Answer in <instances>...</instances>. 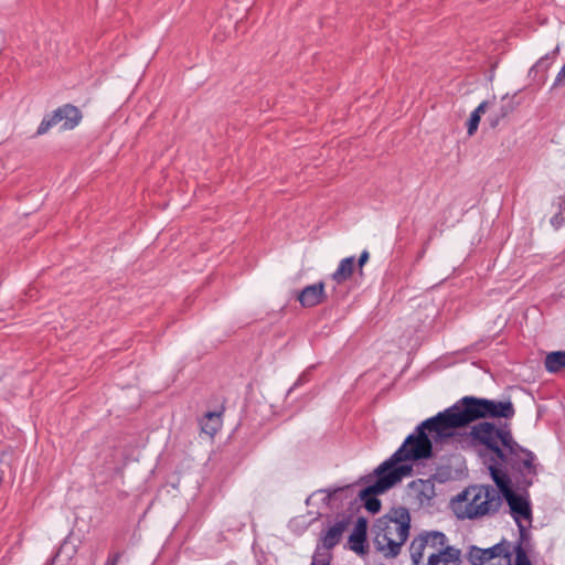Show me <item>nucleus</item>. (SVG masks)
Instances as JSON below:
<instances>
[{"instance_id":"393cba45","label":"nucleus","mask_w":565,"mask_h":565,"mask_svg":"<svg viewBox=\"0 0 565 565\" xmlns=\"http://www.w3.org/2000/svg\"><path fill=\"white\" fill-rule=\"evenodd\" d=\"M370 258V254L367 250H363L358 259V269H359V273L362 275L363 274V267L364 265L367 263Z\"/></svg>"},{"instance_id":"423d86ee","label":"nucleus","mask_w":565,"mask_h":565,"mask_svg":"<svg viewBox=\"0 0 565 565\" xmlns=\"http://www.w3.org/2000/svg\"><path fill=\"white\" fill-rule=\"evenodd\" d=\"M412 466H402L386 472H380V466L375 469L374 473L377 480L361 490L359 497L363 501L365 509L371 513H377L381 510V501L375 497L392 488L395 483L402 480L403 477L411 475Z\"/></svg>"},{"instance_id":"ddd939ff","label":"nucleus","mask_w":565,"mask_h":565,"mask_svg":"<svg viewBox=\"0 0 565 565\" xmlns=\"http://www.w3.org/2000/svg\"><path fill=\"white\" fill-rule=\"evenodd\" d=\"M500 463V460L495 457L493 459V463L489 465V470L499 489L498 492L500 493L501 499H503L509 492H513V490L510 487V478L498 467Z\"/></svg>"},{"instance_id":"9b49d317","label":"nucleus","mask_w":565,"mask_h":565,"mask_svg":"<svg viewBox=\"0 0 565 565\" xmlns=\"http://www.w3.org/2000/svg\"><path fill=\"white\" fill-rule=\"evenodd\" d=\"M326 298L327 295L324 290V284L322 281L306 286L297 295V300L303 308L316 307L322 303Z\"/></svg>"},{"instance_id":"cd10ccee","label":"nucleus","mask_w":565,"mask_h":565,"mask_svg":"<svg viewBox=\"0 0 565 565\" xmlns=\"http://www.w3.org/2000/svg\"><path fill=\"white\" fill-rule=\"evenodd\" d=\"M498 109L500 113H504V118L510 114V111L512 110L511 106L510 105H498Z\"/></svg>"},{"instance_id":"f03ea898","label":"nucleus","mask_w":565,"mask_h":565,"mask_svg":"<svg viewBox=\"0 0 565 565\" xmlns=\"http://www.w3.org/2000/svg\"><path fill=\"white\" fill-rule=\"evenodd\" d=\"M451 446L457 450H473L484 447L492 451L499 460H505L503 447H518L509 424L495 425L493 422L482 420L465 428H455Z\"/></svg>"},{"instance_id":"20e7f679","label":"nucleus","mask_w":565,"mask_h":565,"mask_svg":"<svg viewBox=\"0 0 565 565\" xmlns=\"http://www.w3.org/2000/svg\"><path fill=\"white\" fill-rule=\"evenodd\" d=\"M411 515L406 508H394L373 526L374 546L385 557H396L408 539Z\"/></svg>"},{"instance_id":"5701e85b","label":"nucleus","mask_w":565,"mask_h":565,"mask_svg":"<svg viewBox=\"0 0 565 565\" xmlns=\"http://www.w3.org/2000/svg\"><path fill=\"white\" fill-rule=\"evenodd\" d=\"M490 106L488 108L489 115L487 117V121L491 128H495L500 121L504 118V113H500L498 109V104L495 98L492 100H488Z\"/></svg>"},{"instance_id":"39448f33","label":"nucleus","mask_w":565,"mask_h":565,"mask_svg":"<svg viewBox=\"0 0 565 565\" xmlns=\"http://www.w3.org/2000/svg\"><path fill=\"white\" fill-rule=\"evenodd\" d=\"M502 505L497 489L491 486H472L451 500V509L460 520H477L494 514Z\"/></svg>"},{"instance_id":"f8f14e48","label":"nucleus","mask_w":565,"mask_h":565,"mask_svg":"<svg viewBox=\"0 0 565 565\" xmlns=\"http://www.w3.org/2000/svg\"><path fill=\"white\" fill-rule=\"evenodd\" d=\"M461 563V551L452 545H445L434 558L422 563V565H459Z\"/></svg>"},{"instance_id":"0eeeda50","label":"nucleus","mask_w":565,"mask_h":565,"mask_svg":"<svg viewBox=\"0 0 565 565\" xmlns=\"http://www.w3.org/2000/svg\"><path fill=\"white\" fill-rule=\"evenodd\" d=\"M448 544L447 536L439 531H426L416 535L409 545L412 565H422L434 558Z\"/></svg>"},{"instance_id":"4be33fe9","label":"nucleus","mask_w":565,"mask_h":565,"mask_svg":"<svg viewBox=\"0 0 565 565\" xmlns=\"http://www.w3.org/2000/svg\"><path fill=\"white\" fill-rule=\"evenodd\" d=\"M534 460H535V455L532 451L527 450V452H525L524 457L522 458V461L520 462L522 471H519V472L522 473L523 476H525V475H530L532 477L536 476L537 469H536V465L534 463Z\"/></svg>"},{"instance_id":"7ed1b4c3","label":"nucleus","mask_w":565,"mask_h":565,"mask_svg":"<svg viewBox=\"0 0 565 565\" xmlns=\"http://www.w3.org/2000/svg\"><path fill=\"white\" fill-rule=\"evenodd\" d=\"M446 409L455 428H465L479 419H511L515 415L510 399L495 401L476 396H463Z\"/></svg>"},{"instance_id":"aec40b11","label":"nucleus","mask_w":565,"mask_h":565,"mask_svg":"<svg viewBox=\"0 0 565 565\" xmlns=\"http://www.w3.org/2000/svg\"><path fill=\"white\" fill-rule=\"evenodd\" d=\"M490 104L489 102H482L470 115L467 124V132L469 136H473L478 129L481 115L488 111Z\"/></svg>"},{"instance_id":"b1692460","label":"nucleus","mask_w":565,"mask_h":565,"mask_svg":"<svg viewBox=\"0 0 565 565\" xmlns=\"http://www.w3.org/2000/svg\"><path fill=\"white\" fill-rule=\"evenodd\" d=\"M514 565H531L525 552L520 546H518L516 548V557Z\"/></svg>"},{"instance_id":"dca6fc26","label":"nucleus","mask_w":565,"mask_h":565,"mask_svg":"<svg viewBox=\"0 0 565 565\" xmlns=\"http://www.w3.org/2000/svg\"><path fill=\"white\" fill-rule=\"evenodd\" d=\"M366 529L367 526L365 519L360 518L355 524L353 532L349 537L351 548L359 554L365 553L364 543L366 540Z\"/></svg>"},{"instance_id":"412c9836","label":"nucleus","mask_w":565,"mask_h":565,"mask_svg":"<svg viewBox=\"0 0 565 565\" xmlns=\"http://www.w3.org/2000/svg\"><path fill=\"white\" fill-rule=\"evenodd\" d=\"M565 366V352L548 353L545 358V367L548 372L556 373Z\"/></svg>"},{"instance_id":"f257e3e1","label":"nucleus","mask_w":565,"mask_h":565,"mask_svg":"<svg viewBox=\"0 0 565 565\" xmlns=\"http://www.w3.org/2000/svg\"><path fill=\"white\" fill-rule=\"evenodd\" d=\"M455 427L447 409L423 420L415 430L408 435L402 446L383 463L380 472L391 471L402 466H409L408 461H419L433 457V446H451Z\"/></svg>"},{"instance_id":"f3484780","label":"nucleus","mask_w":565,"mask_h":565,"mask_svg":"<svg viewBox=\"0 0 565 565\" xmlns=\"http://www.w3.org/2000/svg\"><path fill=\"white\" fill-rule=\"evenodd\" d=\"M355 267L356 265L354 256L345 257L339 263L338 268L331 275V279L337 285H341L352 277Z\"/></svg>"},{"instance_id":"1a4fd4ad","label":"nucleus","mask_w":565,"mask_h":565,"mask_svg":"<svg viewBox=\"0 0 565 565\" xmlns=\"http://www.w3.org/2000/svg\"><path fill=\"white\" fill-rule=\"evenodd\" d=\"M81 120V110L71 104H65L55 109L51 115H47L43 118L36 130V135L41 136L46 134L52 127L60 122H63L62 128L64 130H70L75 128Z\"/></svg>"},{"instance_id":"c85d7f7f","label":"nucleus","mask_w":565,"mask_h":565,"mask_svg":"<svg viewBox=\"0 0 565 565\" xmlns=\"http://www.w3.org/2000/svg\"><path fill=\"white\" fill-rule=\"evenodd\" d=\"M344 488H338V489H333V490H327L326 492H328V500L331 501L332 498L335 497V494L339 492V491H342Z\"/></svg>"},{"instance_id":"6e6552de","label":"nucleus","mask_w":565,"mask_h":565,"mask_svg":"<svg viewBox=\"0 0 565 565\" xmlns=\"http://www.w3.org/2000/svg\"><path fill=\"white\" fill-rule=\"evenodd\" d=\"M516 548L509 543H499L484 550L472 546L468 558L472 565H510L512 552Z\"/></svg>"},{"instance_id":"a878e982","label":"nucleus","mask_w":565,"mask_h":565,"mask_svg":"<svg viewBox=\"0 0 565 565\" xmlns=\"http://www.w3.org/2000/svg\"><path fill=\"white\" fill-rule=\"evenodd\" d=\"M121 557V553L120 552H115V553H111L108 558H107V562L105 565H118V562Z\"/></svg>"},{"instance_id":"6ab92c4d","label":"nucleus","mask_w":565,"mask_h":565,"mask_svg":"<svg viewBox=\"0 0 565 565\" xmlns=\"http://www.w3.org/2000/svg\"><path fill=\"white\" fill-rule=\"evenodd\" d=\"M221 413L210 412L201 420V429L204 434L213 437L221 428Z\"/></svg>"},{"instance_id":"4468645a","label":"nucleus","mask_w":565,"mask_h":565,"mask_svg":"<svg viewBox=\"0 0 565 565\" xmlns=\"http://www.w3.org/2000/svg\"><path fill=\"white\" fill-rule=\"evenodd\" d=\"M500 463V460L495 457L493 459V463L489 465V470L499 489L498 492L500 493L501 499H503L509 492H513V490L510 487V478L498 467Z\"/></svg>"},{"instance_id":"bb28decb","label":"nucleus","mask_w":565,"mask_h":565,"mask_svg":"<svg viewBox=\"0 0 565 565\" xmlns=\"http://www.w3.org/2000/svg\"><path fill=\"white\" fill-rule=\"evenodd\" d=\"M564 82H565V64L563 65L562 70L558 72V74L556 76L555 85L562 84Z\"/></svg>"},{"instance_id":"a211bd4d","label":"nucleus","mask_w":565,"mask_h":565,"mask_svg":"<svg viewBox=\"0 0 565 565\" xmlns=\"http://www.w3.org/2000/svg\"><path fill=\"white\" fill-rule=\"evenodd\" d=\"M516 449H512V447H503V450L507 455L505 460H500L502 463L509 465L513 470L522 471L520 462L522 461V458L524 457L525 452H527V449L523 448L518 444Z\"/></svg>"},{"instance_id":"9d476101","label":"nucleus","mask_w":565,"mask_h":565,"mask_svg":"<svg viewBox=\"0 0 565 565\" xmlns=\"http://www.w3.org/2000/svg\"><path fill=\"white\" fill-rule=\"evenodd\" d=\"M509 508L510 513L514 521L516 522L518 526L521 531L524 530V526L522 525V521H526L527 523H531L532 521V509L530 501L527 498L513 492H509L508 495L504 497Z\"/></svg>"},{"instance_id":"2eb2a0df","label":"nucleus","mask_w":565,"mask_h":565,"mask_svg":"<svg viewBox=\"0 0 565 565\" xmlns=\"http://www.w3.org/2000/svg\"><path fill=\"white\" fill-rule=\"evenodd\" d=\"M349 523L347 519L339 520L324 533L322 544L327 550L333 548L340 542Z\"/></svg>"},{"instance_id":"c756f323","label":"nucleus","mask_w":565,"mask_h":565,"mask_svg":"<svg viewBox=\"0 0 565 565\" xmlns=\"http://www.w3.org/2000/svg\"><path fill=\"white\" fill-rule=\"evenodd\" d=\"M544 62H545V58H541L535 65L533 68H539V67H543L544 66Z\"/></svg>"},{"instance_id":"7c9ffc66","label":"nucleus","mask_w":565,"mask_h":565,"mask_svg":"<svg viewBox=\"0 0 565 565\" xmlns=\"http://www.w3.org/2000/svg\"><path fill=\"white\" fill-rule=\"evenodd\" d=\"M311 565H318V564H317L316 562H312V564H311ZM319 565H328V564H327V563H321V564H319Z\"/></svg>"}]
</instances>
